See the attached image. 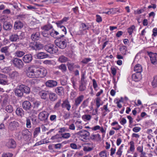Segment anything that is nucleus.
<instances>
[{"label":"nucleus","instance_id":"1","mask_svg":"<svg viewBox=\"0 0 157 157\" xmlns=\"http://www.w3.org/2000/svg\"><path fill=\"white\" fill-rule=\"evenodd\" d=\"M26 73L29 78H42L46 75L47 71L44 68L36 69L33 66H31L26 69Z\"/></svg>","mask_w":157,"mask_h":157},{"label":"nucleus","instance_id":"2","mask_svg":"<svg viewBox=\"0 0 157 157\" xmlns=\"http://www.w3.org/2000/svg\"><path fill=\"white\" fill-rule=\"evenodd\" d=\"M44 48L46 51L51 54L56 53L58 51V48L52 44H48L44 46Z\"/></svg>","mask_w":157,"mask_h":157},{"label":"nucleus","instance_id":"3","mask_svg":"<svg viewBox=\"0 0 157 157\" xmlns=\"http://www.w3.org/2000/svg\"><path fill=\"white\" fill-rule=\"evenodd\" d=\"M55 42L56 46L61 49H64L67 46L66 40L61 39V37L56 39L55 40Z\"/></svg>","mask_w":157,"mask_h":157},{"label":"nucleus","instance_id":"4","mask_svg":"<svg viewBox=\"0 0 157 157\" xmlns=\"http://www.w3.org/2000/svg\"><path fill=\"white\" fill-rule=\"evenodd\" d=\"M11 62L14 67L18 69H21L24 65L22 60L17 58H14Z\"/></svg>","mask_w":157,"mask_h":157},{"label":"nucleus","instance_id":"5","mask_svg":"<svg viewBox=\"0 0 157 157\" xmlns=\"http://www.w3.org/2000/svg\"><path fill=\"white\" fill-rule=\"evenodd\" d=\"M76 135L79 136L80 137L82 138V140L83 141L86 140L87 138L90 135V133L86 130H82L76 133Z\"/></svg>","mask_w":157,"mask_h":157},{"label":"nucleus","instance_id":"6","mask_svg":"<svg viewBox=\"0 0 157 157\" xmlns=\"http://www.w3.org/2000/svg\"><path fill=\"white\" fill-rule=\"evenodd\" d=\"M49 113L47 112L43 111L40 113L38 115L39 119L42 121H45L48 119Z\"/></svg>","mask_w":157,"mask_h":157},{"label":"nucleus","instance_id":"7","mask_svg":"<svg viewBox=\"0 0 157 157\" xmlns=\"http://www.w3.org/2000/svg\"><path fill=\"white\" fill-rule=\"evenodd\" d=\"M19 126L18 122L13 121L11 122L9 125L8 128L11 131H13L17 129V127Z\"/></svg>","mask_w":157,"mask_h":157},{"label":"nucleus","instance_id":"8","mask_svg":"<svg viewBox=\"0 0 157 157\" xmlns=\"http://www.w3.org/2000/svg\"><path fill=\"white\" fill-rule=\"evenodd\" d=\"M149 56L151 63L154 65L157 64V54L151 52L149 53Z\"/></svg>","mask_w":157,"mask_h":157},{"label":"nucleus","instance_id":"9","mask_svg":"<svg viewBox=\"0 0 157 157\" xmlns=\"http://www.w3.org/2000/svg\"><path fill=\"white\" fill-rule=\"evenodd\" d=\"M59 29L60 37H62L64 36L67 33L66 29L64 26L61 25H57Z\"/></svg>","mask_w":157,"mask_h":157},{"label":"nucleus","instance_id":"10","mask_svg":"<svg viewBox=\"0 0 157 157\" xmlns=\"http://www.w3.org/2000/svg\"><path fill=\"white\" fill-rule=\"evenodd\" d=\"M6 145L9 148H14L16 147V144L14 140L10 139L8 140Z\"/></svg>","mask_w":157,"mask_h":157},{"label":"nucleus","instance_id":"11","mask_svg":"<svg viewBox=\"0 0 157 157\" xmlns=\"http://www.w3.org/2000/svg\"><path fill=\"white\" fill-rule=\"evenodd\" d=\"M24 139L25 140H29L31 138V135L30 132L26 129L22 131Z\"/></svg>","mask_w":157,"mask_h":157},{"label":"nucleus","instance_id":"12","mask_svg":"<svg viewBox=\"0 0 157 157\" xmlns=\"http://www.w3.org/2000/svg\"><path fill=\"white\" fill-rule=\"evenodd\" d=\"M14 92L15 94L19 97H21L23 96V88L21 85H20L18 88L15 89Z\"/></svg>","mask_w":157,"mask_h":157},{"label":"nucleus","instance_id":"13","mask_svg":"<svg viewBox=\"0 0 157 157\" xmlns=\"http://www.w3.org/2000/svg\"><path fill=\"white\" fill-rule=\"evenodd\" d=\"M22 107L23 109L26 111H29L32 108L31 105L29 101H25L22 104Z\"/></svg>","mask_w":157,"mask_h":157},{"label":"nucleus","instance_id":"14","mask_svg":"<svg viewBox=\"0 0 157 157\" xmlns=\"http://www.w3.org/2000/svg\"><path fill=\"white\" fill-rule=\"evenodd\" d=\"M61 106L63 108L66 109L68 111L70 110L71 107L70 103L67 100H66L63 101Z\"/></svg>","mask_w":157,"mask_h":157},{"label":"nucleus","instance_id":"15","mask_svg":"<svg viewBox=\"0 0 157 157\" xmlns=\"http://www.w3.org/2000/svg\"><path fill=\"white\" fill-rule=\"evenodd\" d=\"M33 57L31 55L28 54L25 55L22 58L23 62L26 63H30L32 60Z\"/></svg>","mask_w":157,"mask_h":157},{"label":"nucleus","instance_id":"16","mask_svg":"<svg viewBox=\"0 0 157 157\" xmlns=\"http://www.w3.org/2000/svg\"><path fill=\"white\" fill-rule=\"evenodd\" d=\"M57 85V82L54 80H49L46 82V85L47 86L49 87H52L56 86Z\"/></svg>","mask_w":157,"mask_h":157},{"label":"nucleus","instance_id":"17","mask_svg":"<svg viewBox=\"0 0 157 157\" xmlns=\"http://www.w3.org/2000/svg\"><path fill=\"white\" fill-rule=\"evenodd\" d=\"M84 98V96L83 95H81L77 97L75 99V105L76 106H78L83 100Z\"/></svg>","mask_w":157,"mask_h":157},{"label":"nucleus","instance_id":"18","mask_svg":"<svg viewBox=\"0 0 157 157\" xmlns=\"http://www.w3.org/2000/svg\"><path fill=\"white\" fill-rule=\"evenodd\" d=\"M49 56V55L44 52H40L36 54L37 57L40 59H42L48 57Z\"/></svg>","mask_w":157,"mask_h":157},{"label":"nucleus","instance_id":"19","mask_svg":"<svg viewBox=\"0 0 157 157\" xmlns=\"http://www.w3.org/2000/svg\"><path fill=\"white\" fill-rule=\"evenodd\" d=\"M48 96L49 100L53 101H55L58 98L56 94L53 92H49Z\"/></svg>","mask_w":157,"mask_h":157},{"label":"nucleus","instance_id":"20","mask_svg":"<svg viewBox=\"0 0 157 157\" xmlns=\"http://www.w3.org/2000/svg\"><path fill=\"white\" fill-rule=\"evenodd\" d=\"M40 36L39 32H36L32 34L31 38L33 41L38 40L40 38Z\"/></svg>","mask_w":157,"mask_h":157},{"label":"nucleus","instance_id":"21","mask_svg":"<svg viewBox=\"0 0 157 157\" xmlns=\"http://www.w3.org/2000/svg\"><path fill=\"white\" fill-rule=\"evenodd\" d=\"M55 91L59 95H62L64 94V89L62 86L57 87L55 89Z\"/></svg>","mask_w":157,"mask_h":157},{"label":"nucleus","instance_id":"22","mask_svg":"<svg viewBox=\"0 0 157 157\" xmlns=\"http://www.w3.org/2000/svg\"><path fill=\"white\" fill-rule=\"evenodd\" d=\"M49 92L46 90H42L39 93V95L41 98L44 99H46L47 98V95L49 94Z\"/></svg>","mask_w":157,"mask_h":157},{"label":"nucleus","instance_id":"23","mask_svg":"<svg viewBox=\"0 0 157 157\" xmlns=\"http://www.w3.org/2000/svg\"><path fill=\"white\" fill-rule=\"evenodd\" d=\"M8 96L7 94L5 95L2 97V106H4L7 104L8 102Z\"/></svg>","mask_w":157,"mask_h":157},{"label":"nucleus","instance_id":"24","mask_svg":"<svg viewBox=\"0 0 157 157\" xmlns=\"http://www.w3.org/2000/svg\"><path fill=\"white\" fill-rule=\"evenodd\" d=\"M132 78L135 81H138L141 79V75L140 74L136 73L132 75Z\"/></svg>","mask_w":157,"mask_h":157},{"label":"nucleus","instance_id":"25","mask_svg":"<svg viewBox=\"0 0 157 157\" xmlns=\"http://www.w3.org/2000/svg\"><path fill=\"white\" fill-rule=\"evenodd\" d=\"M90 139L91 140H99L101 139L100 135L99 134H92L90 137Z\"/></svg>","mask_w":157,"mask_h":157},{"label":"nucleus","instance_id":"26","mask_svg":"<svg viewBox=\"0 0 157 157\" xmlns=\"http://www.w3.org/2000/svg\"><path fill=\"white\" fill-rule=\"evenodd\" d=\"M23 27V24L20 21H17L15 22L14 26L15 29H20Z\"/></svg>","mask_w":157,"mask_h":157},{"label":"nucleus","instance_id":"27","mask_svg":"<svg viewBox=\"0 0 157 157\" xmlns=\"http://www.w3.org/2000/svg\"><path fill=\"white\" fill-rule=\"evenodd\" d=\"M134 71L136 73L140 74L142 71V67L140 64H137L134 67Z\"/></svg>","mask_w":157,"mask_h":157},{"label":"nucleus","instance_id":"28","mask_svg":"<svg viewBox=\"0 0 157 157\" xmlns=\"http://www.w3.org/2000/svg\"><path fill=\"white\" fill-rule=\"evenodd\" d=\"M10 39L12 42L16 41L19 40V37L17 34H13L10 36Z\"/></svg>","mask_w":157,"mask_h":157},{"label":"nucleus","instance_id":"29","mask_svg":"<svg viewBox=\"0 0 157 157\" xmlns=\"http://www.w3.org/2000/svg\"><path fill=\"white\" fill-rule=\"evenodd\" d=\"M16 113L19 116L22 117L24 115V111L22 108H17L16 110Z\"/></svg>","mask_w":157,"mask_h":157},{"label":"nucleus","instance_id":"30","mask_svg":"<svg viewBox=\"0 0 157 157\" xmlns=\"http://www.w3.org/2000/svg\"><path fill=\"white\" fill-rule=\"evenodd\" d=\"M12 28V25L9 23L5 22L3 25V28L4 29L6 30H9L11 29Z\"/></svg>","mask_w":157,"mask_h":157},{"label":"nucleus","instance_id":"31","mask_svg":"<svg viewBox=\"0 0 157 157\" xmlns=\"http://www.w3.org/2000/svg\"><path fill=\"white\" fill-rule=\"evenodd\" d=\"M68 60L67 58L63 55L60 56L58 59V61L61 63L66 62Z\"/></svg>","mask_w":157,"mask_h":157},{"label":"nucleus","instance_id":"32","mask_svg":"<svg viewBox=\"0 0 157 157\" xmlns=\"http://www.w3.org/2000/svg\"><path fill=\"white\" fill-rule=\"evenodd\" d=\"M67 66L68 70L70 71H72L75 67V66H74V64L71 62H67Z\"/></svg>","mask_w":157,"mask_h":157},{"label":"nucleus","instance_id":"33","mask_svg":"<svg viewBox=\"0 0 157 157\" xmlns=\"http://www.w3.org/2000/svg\"><path fill=\"white\" fill-rule=\"evenodd\" d=\"M22 88H23V91L26 94H29L30 92V88L27 86L23 85H21Z\"/></svg>","mask_w":157,"mask_h":157},{"label":"nucleus","instance_id":"34","mask_svg":"<svg viewBox=\"0 0 157 157\" xmlns=\"http://www.w3.org/2000/svg\"><path fill=\"white\" fill-rule=\"evenodd\" d=\"M25 54V53L22 51H17L14 53L15 56L18 57H21Z\"/></svg>","mask_w":157,"mask_h":157},{"label":"nucleus","instance_id":"35","mask_svg":"<svg viewBox=\"0 0 157 157\" xmlns=\"http://www.w3.org/2000/svg\"><path fill=\"white\" fill-rule=\"evenodd\" d=\"M57 68L62 71V72H65L67 70L66 66L65 64H62L61 65L58 66Z\"/></svg>","mask_w":157,"mask_h":157},{"label":"nucleus","instance_id":"36","mask_svg":"<svg viewBox=\"0 0 157 157\" xmlns=\"http://www.w3.org/2000/svg\"><path fill=\"white\" fill-rule=\"evenodd\" d=\"M61 139L62 137L60 136V135L58 134H57L56 135L52 136L51 138V140H57L58 142Z\"/></svg>","mask_w":157,"mask_h":157},{"label":"nucleus","instance_id":"37","mask_svg":"<svg viewBox=\"0 0 157 157\" xmlns=\"http://www.w3.org/2000/svg\"><path fill=\"white\" fill-rule=\"evenodd\" d=\"M59 32H57L55 30L53 29L52 31L50 33V35L56 38L57 36L59 34Z\"/></svg>","mask_w":157,"mask_h":157},{"label":"nucleus","instance_id":"38","mask_svg":"<svg viewBox=\"0 0 157 157\" xmlns=\"http://www.w3.org/2000/svg\"><path fill=\"white\" fill-rule=\"evenodd\" d=\"M91 118V116L89 114H85L82 117V119L84 121H89Z\"/></svg>","mask_w":157,"mask_h":157},{"label":"nucleus","instance_id":"39","mask_svg":"<svg viewBox=\"0 0 157 157\" xmlns=\"http://www.w3.org/2000/svg\"><path fill=\"white\" fill-rule=\"evenodd\" d=\"M19 75V74L17 72L14 71H13L10 74V76L11 78H15Z\"/></svg>","mask_w":157,"mask_h":157},{"label":"nucleus","instance_id":"40","mask_svg":"<svg viewBox=\"0 0 157 157\" xmlns=\"http://www.w3.org/2000/svg\"><path fill=\"white\" fill-rule=\"evenodd\" d=\"M119 49L122 54L124 55H126L127 50V48L125 46H123L121 47Z\"/></svg>","mask_w":157,"mask_h":157},{"label":"nucleus","instance_id":"41","mask_svg":"<svg viewBox=\"0 0 157 157\" xmlns=\"http://www.w3.org/2000/svg\"><path fill=\"white\" fill-rule=\"evenodd\" d=\"M96 105L97 108H98L101 105H102L103 104L101 103V99L99 97H97L96 99Z\"/></svg>","mask_w":157,"mask_h":157},{"label":"nucleus","instance_id":"42","mask_svg":"<svg viewBox=\"0 0 157 157\" xmlns=\"http://www.w3.org/2000/svg\"><path fill=\"white\" fill-rule=\"evenodd\" d=\"M86 83L81 82V84L79 86V89L80 91H83L86 89Z\"/></svg>","mask_w":157,"mask_h":157},{"label":"nucleus","instance_id":"43","mask_svg":"<svg viewBox=\"0 0 157 157\" xmlns=\"http://www.w3.org/2000/svg\"><path fill=\"white\" fill-rule=\"evenodd\" d=\"M5 110L7 112L11 113L13 111V109L12 106L11 105H9L6 107Z\"/></svg>","mask_w":157,"mask_h":157},{"label":"nucleus","instance_id":"44","mask_svg":"<svg viewBox=\"0 0 157 157\" xmlns=\"http://www.w3.org/2000/svg\"><path fill=\"white\" fill-rule=\"evenodd\" d=\"M52 27H53L52 25L50 24H49L44 26V27H43L42 29L43 30L49 31V30L50 29H52Z\"/></svg>","mask_w":157,"mask_h":157},{"label":"nucleus","instance_id":"45","mask_svg":"<svg viewBox=\"0 0 157 157\" xmlns=\"http://www.w3.org/2000/svg\"><path fill=\"white\" fill-rule=\"evenodd\" d=\"M40 132V128L39 127L36 128H35L33 132L34 136L36 137Z\"/></svg>","mask_w":157,"mask_h":157},{"label":"nucleus","instance_id":"46","mask_svg":"<svg viewBox=\"0 0 157 157\" xmlns=\"http://www.w3.org/2000/svg\"><path fill=\"white\" fill-rule=\"evenodd\" d=\"M130 150L131 152H133L135 150L134 143L133 141H131L130 142Z\"/></svg>","mask_w":157,"mask_h":157},{"label":"nucleus","instance_id":"47","mask_svg":"<svg viewBox=\"0 0 157 157\" xmlns=\"http://www.w3.org/2000/svg\"><path fill=\"white\" fill-rule=\"evenodd\" d=\"M51 32L49 31L43 30L42 34V35L45 37H48L50 35V33Z\"/></svg>","mask_w":157,"mask_h":157},{"label":"nucleus","instance_id":"48","mask_svg":"<svg viewBox=\"0 0 157 157\" xmlns=\"http://www.w3.org/2000/svg\"><path fill=\"white\" fill-rule=\"evenodd\" d=\"M68 18L67 17H64L62 20L58 21L56 23L57 25H61V24L63 22L66 21Z\"/></svg>","mask_w":157,"mask_h":157},{"label":"nucleus","instance_id":"49","mask_svg":"<svg viewBox=\"0 0 157 157\" xmlns=\"http://www.w3.org/2000/svg\"><path fill=\"white\" fill-rule=\"evenodd\" d=\"M152 85L154 87L157 86V76L154 77V80L152 82Z\"/></svg>","mask_w":157,"mask_h":157},{"label":"nucleus","instance_id":"50","mask_svg":"<svg viewBox=\"0 0 157 157\" xmlns=\"http://www.w3.org/2000/svg\"><path fill=\"white\" fill-rule=\"evenodd\" d=\"M43 47V44L38 43H36L35 45V48L36 50H40L42 49Z\"/></svg>","mask_w":157,"mask_h":157},{"label":"nucleus","instance_id":"51","mask_svg":"<svg viewBox=\"0 0 157 157\" xmlns=\"http://www.w3.org/2000/svg\"><path fill=\"white\" fill-rule=\"evenodd\" d=\"M135 28V26L132 25L131 27L128 29V32L130 35H131L132 33Z\"/></svg>","mask_w":157,"mask_h":157},{"label":"nucleus","instance_id":"52","mask_svg":"<svg viewBox=\"0 0 157 157\" xmlns=\"http://www.w3.org/2000/svg\"><path fill=\"white\" fill-rule=\"evenodd\" d=\"M8 48L7 47L2 48L0 50L2 52L5 53L6 54H8Z\"/></svg>","mask_w":157,"mask_h":157},{"label":"nucleus","instance_id":"53","mask_svg":"<svg viewBox=\"0 0 157 157\" xmlns=\"http://www.w3.org/2000/svg\"><path fill=\"white\" fill-rule=\"evenodd\" d=\"M62 138L67 139L70 137L71 135L69 133H66L61 134Z\"/></svg>","mask_w":157,"mask_h":157},{"label":"nucleus","instance_id":"54","mask_svg":"<svg viewBox=\"0 0 157 157\" xmlns=\"http://www.w3.org/2000/svg\"><path fill=\"white\" fill-rule=\"evenodd\" d=\"M13 155V154L10 153H3L2 156V157H12Z\"/></svg>","mask_w":157,"mask_h":157},{"label":"nucleus","instance_id":"55","mask_svg":"<svg viewBox=\"0 0 157 157\" xmlns=\"http://www.w3.org/2000/svg\"><path fill=\"white\" fill-rule=\"evenodd\" d=\"M61 99L59 100L55 104L54 108L55 109L58 108L61 105Z\"/></svg>","mask_w":157,"mask_h":157},{"label":"nucleus","instance_id":"56","mask_svg":"<svg viewBox=\"0 0 157 157\" xmlns=\"http://www.w3.org/2000/svg\"><path fill=\"white\" fill-rule=\"evenodd\" d=\"M26 125L27 128H30L31 127V124L30 120L27 118L26 120Z\"/></svg>","mask_w":157,"mask_h":157},{"label":"nucleus","instance_id":"57","mask_svg":"<svg viewBox=\"0 0 157 157\" xmlns=\"http://www.w3.org/2000/svg\"><path fill=\"white\" fill-rule=\"evenodd\" d=\"M94 148L93 147H85L84 148V151H92Z\"/></svg>","mask_w":157,"mask_h":157},{"label":"nucleus","instance_id":"58","mask_svg":"<svg viewBox=\"0 0 157 157\" xmlns=\"http://www.w3.org/2000/svg\"><path fill=\"white\" fill-rule=\"evenodd\" d=\"M81 25L83 30L86 29L88 30L89 29V27L85 23H82L81 24Z\"/></svg>","mask_w":157,"mask_h":157},{"label":"nucleus","instance_id":"59","mask_svg":"<svg viewBox=\"0 0 157 157\" xmlns=\"http://www.w3.org/2000/svg\"><path fill=\"white\" fill-rule=\"evenodd\" d=\"M152 36H154L155 37L157 36V28H154L152 31Z\"/></svg>","mask_w":157,"mask_h":157},{"label":"nucleus","instance_id":"60","mask_svg":"<svg viewBox=\"0 0 157 157\" xmlns=\"http://www.w3.org/2000/svg\"><path fill=\"white\" fill-rule=\"evenodd\" d=\"M91 59L90 58H86L83 59L82 61V62L83 63L86 64L91 60Z\"/></svg>","mask_w":157,"mask_h":157},{"label":"nucleus","instance_id":"61","mask_svg":"<svg viewBox=\"0 0 157 157\" xmlns=\"http://www.w3.org/2000/svg\"><path fill=\"white\" fill-rule=\"evenodd\" d=\"M70 116V113H64L63 117L65 119H67L69 118Z\"/></svg>","mask_w":157,"mask_h":157},{"label":"nucleus","instance_id":"62","mask_svg":"<svg viewBox=\"0 0 157 157\" xmlns=\"http://www.w3.org/2000/svg\"><path fill=\"white\" fill-rule=\"evenodd\" d=\"M141 130V128L139 127H136L133 128V131L135 132H139Z\"/></svg>","mask_w":157,"mask_h":157},{"label":"nucleus","instance_id":"63","mask_svg":"<svg viewBox=\"0 0 157 157\" xmlns=\"http://www.w3.org/2000/svg\"><path fill=\"white\" fill-rule=\"evenodd\" d=\"M17 137L19 139H21L22 138H24L22 131L19 132L17 135Z\"/></svg>","mask_w":157,"mask_h":157},{"label":"nucleus","instance_id":"64","mask_svg":"<svg viewBox=\"0 0 157 157\" xmlns=\"http://www.w3.org/2000/svg\"><path fill=\"white\" fill-rule=\"evenodd\" d=\"M99 155L101 157H106V154L105 151H102L99 153Z\"/></svg>","mask_w":157,"mask_h":157}]
</instances>
